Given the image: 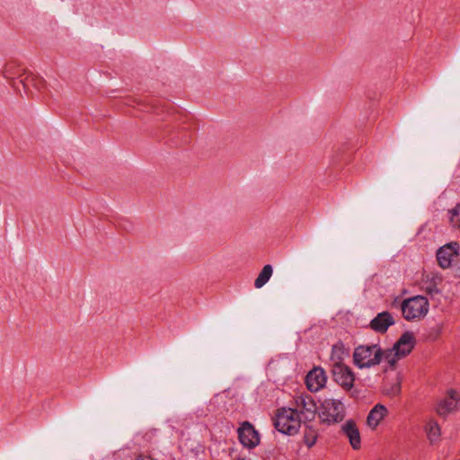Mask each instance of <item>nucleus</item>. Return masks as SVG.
<instances>
[{"label": "nucleus", "mask_w": 460, "mask_h": 460, "mask_svg": "<svg viewBox=\"0 0 460 460\" xmlns=\"http://www.w3.org/2000/svg\"><path fill=\"white\" fill-rule=\"evenodd\" d=\"M327 377L322 367H314L306 375L305 384L311 392H318L326 384Z\"/></svg>", "instance_id": "9"}, {"label": "nucleus", "mask_w": 460, "mask_h": 460, "mask_svg": "<svg viewBox=\"0 0 460 460\" xmlns=\"http://www.w3.org/2000/svg\"><path fill=\"white\" fill-rule=\"evenodd\" d=\"M273 273L272 266L270 264L265 265L261 271L259 273L258 277L254 281V287L256 288H262L271 278Z\"/></svg>", "instance_id": "16"}, {"label": "nucleus", "mask_w": 460, "mask_h": 460, "mask_svg": "<svg viewBox=\"0 0 460 460\" xmlns=\"http://www.w3.org/2000/svg\"><path fill=\"white\" fill-rule=\"evenodd\" d=\"M401 310L406 321H420L428 314L429 303L423 296H414L402 302Z\"/></svg>", "instance_id": "2"}, {"label": "nucleus", "mask_w": 460, "mask_h": 460, "mask_svg": "<svg viewBox=\"0 0 460 460\" xmlns=\"http://www.w3.org/2000/svg\"><path fill=\"white\" fill-rule=\"evenodd\" d=\"M302 420L292 408H281L276 414L274 425L280 433L293 436L299 430Z\"/></svg>", "instance_id": "3"}, {"label": "nucleus", "mask_w": 460, "mask_h": 460, "mask_svg": "<svg viewBox=\"0 0 460 460\" xmlns=\"http://www.w3.org/2000/svg\"><path fill=\"white\" fill-rule=\"evenodd\" d=\"M394 324V319L391 313L384 311L377 314L369 323L370 328L379 333H385L388 328Z\"/></svg>", "instance_id": "13"}, {"label": "nucleus", "mask_w": 460, "mask_h": 460, "mask_svg": "<svg viewBox=\"0 0 460 460\" xmlns=\"http://www.w3.org/2000/svg\"><path fill=\"white\" fill-rule=\"evenodd\" d=\"M388 412L387 408L383 404L375 405L369 411L367 423L371 429H376Z\"/></svg>", "instance_id": "14"}, {"label": "nucleus", "mask_w": 460, "mask_h": 460, "mask_svg": "<svg viewBox=\"0 0 460 460\" xmlns=\"http://www.w3.org/2000/svg\"><path fill=\"white\" fill-rule=\"evenodd\" d=\"M415 346V337L413 332H403L398 341L394 344V350L398 352L401 356L405 358L408 356Z\"/></svg>", "instance_id": "12"}, {"label": "nucleus", "mask_w": 460, "mask_h": 460, "mask_svg": "<svg viewBox=\"0 0 460 460\" xmlns=\"http://www.w3.org/2000/svg\"><path fill=\"white\" fill-rule=\"evenodd\" d=\"M459 402L460 395L455 390H450L447 396L438 402L437 412L441 416L447 415L457 409Z\"/></svg>", "instance_id": "11"}, {"label": "nucleus", "mask_w": 460, "mask_h": 460, "mask_svg": "<svg viewBox=\"0 0 460 460\" xmlns=\"http://www.w3.org/2000/svg\"><path fill=\"white\" fill-rule=\"evenodd\" d=\"M33 80H34V78H33V77L27 76V77H26V81H27V83H26V84H30V83H31V82H32Z\"/></svg>", "instance_id": "25"}, {"label": "nucleus", "mask_w": 460, "mask_h": 460, "mask_svg": "<svg viewBox=\"0 0 460 460\" xmlns=\"http://www.w3.org/2000/svg\"><path fill=\"white\" fill-rule=\"evenodd\" d=\"M400 385L399 384H395L394 385H393V387L391 388L390 391H388V394H391V395H396L400 393Z\"/></svg>", "instance_id": "22"}, {"label": "nucleus", "mask_w": 460, "mask_h": 460, "mask_svg": "<svg viewBox=\"0 0 460 460\" xmlns=\"http://www.w3.org/2000/svg\"><path fill=\"white\" fill-rule=\"evenodd\" d=\"M383 354L378 344L359 345L353 352L354 364L359 368H370L380 364Z\"/></svg>", "instance_id": "1"}, {"label": "nucleus", "mask_w": 460, "mask_h": 460, "mask_svg": "<svg viewBox=\"0 0 460 460\" xmlns=\"http://www.w3.org/2000/svg\"><path fill=\"white\" fill-rule=\"evenodd\" d=\"M341 432L349 439L354 450H358L361 447L359 429L353 420H348L341 425Z\"/></svg>", "instance_id": "10"}, {"label": "nucleus", "mask_w": 460, "mask_h": 460, "mask_svg": "<svg viewBox=\"0 0 460 460\" xmlns=\"http://www.w3.org/2000/svg\"><path fill=\"white\" fill-rule=\"evenodd\" d=\"M425 430H426L427 437H428L429 440L430 441V443H435L439 439L441 431H440V428L437 421L430 420L427 423V425L425 427Z\"/></svg>", "instance_id": "17"}, {"label": "nucleus", "mask_w": 460, "mask_h": 460, "mask_svg": "<svg viewBox=\"0 0 460 460\" xmlns=\"http://www.w3.org/2000/svg\"><path fill=\"white\" fill-rule=\"evenodd\" d=\"M319 417L322 422L329 425L342 421L345 417L342 402L330 398L324 399L321 404Z\"/></svg>", "instance_id": "4"}, {"label": "nucleus", "mask_w": 460, "mask_h": 460, "mask_svg": "<svg viewBox=\"0 0 460 460\" xmlns=\"http://www.w3.org/2000/svg\"><path fill=\"white\" fill-rule=\"evenodd\" d=\"M449 222L453 228L460 229V204L448 210Z\"/></svg>", "instance_id": "18"}, {"label": "nucleus", "mask_w": 460, "mask_h": 460, "mask_svg": "<svg viewBox=\"0 0 460 460\" xmlns=\"http://www.w3.org/2000/svg\"><path fill=\"white\" fill-rule=\"evenodd\" d=\"M345 354V351L342 348L341 344H335L332 346V354H331V360L332 361V364L339 362H341L343 359V356Z\"/></svg>", "instance_id": "20"}, {"label": "nucleus", "mask_w": 460, "mask_h": 460, "mask_svg": "<svg viewBox=\"0 0 460 460\" xmlns=\"http://www.w3.org/2000/svg\"><path fill=\"white\" fill-rule=\"evenodd\" d=\"M238 438L242 445L248 448L255 447L260 442L258 432L249 422H243L238 429Z\"/></svg>", "instance_id": "8"}, {"label": "nucleus", "mask_w": 460, "mask_h": 460, "mask_svg": "<svg viewBox=\"0 0 460 460\" xmlns=\"http://www.w3.org/2000/svg\"><path fill=\"white\" fill-rule=\"evenodd\" d=\"M460 245L457 242H451L441 246L437 252V260L442 269H448L459 255Z\"/></svg>", "instance_id": "7"}, {"label": "nucleus", "mask_w": 460, "mask_h": 460, "mask_svg": "<svg viewBox=\"0 0 460 460\" xmlns=\"http://www.w3.org/2000/svg\"><path fill=\"white\" fill-rule=\"evenodd\" d=\"M292 409L303 420L306 421L314 419L317 407L310 395L301 394L295 397Z\"/></svg>", "instance_id": "5"}, {"label": "nucleus", "mask_w": 460, "mask_h": 460, "mask_svg": "<svg viewBox=\"0 0 460 460\" xmlns=\"http://www.w3.org/2000/svg\"><path fill=\"white\" fill-rule=\"evenodd\" d=\"M383 352H384L383 358L388 365L385 368V371H387L388 369H391V370L395 369L397 362L400 359L404 358L402 356H401L398 352L394 350V349H392V348L389 349H386V350H383Z\"/></svg>", "instance_id": "15"}, {"label": "nucleus", "mask_w": 460, "mask_h": 460, "mask_svg": "<svg viewBox=\"0 0 460 460\" xmlns=\"http://www.w3.org/2000/svg\"><path fill=\"white\" fill-rule=\"evenodd\" d=\"M425 290L428 294L434 296L440 293V290L438 288L436 281L433 279L430 282H426Z\"/></svg>", "instance_id": "21"}, {"label": "nucleus", "mask_w": 460, "mask_h": 460, "mask_svg": "<svg viewBox=\"0 0 460 460\" xmlns=\"http://www.w3.org/2000/svg\"><path fill=\"white\" fill-rule=\"evenodd\" d=\"M332 373L334 381L342 388L349 391L354 385L355 376L352 370L342 362L332 364Z\"/></svg>", "instance_id": "6"}, {"label": "nucleus", "mask_w": 460, "mask_h": 460, "mask_svg": "<svg viewBox=\"0 0 460 460\" xmlns=\"http://www.w3.org/2000/svg\"><path fill=\"white\" fill-rule=\"evenodd\" d=\"M318 438L316 429L312 427H306L304 433V442L308 447H312L315 445Z\"/></svg>", "instance_id": "19"}, {"label": "nucleus", "mask_w": 460, "mask_h": 460, "mask_svg": "<svg viewBox=\"0 0 460 460\" xmlns=\"http://www.w3.org/2000/svg\"><path fill=\"white\" fill-rule=\"evenodd\" d=\"M136 460H155L154 458H152L151 456H146V455H139Z\"/></svg>", "instance_id": "23"}, {"label": "nucleus", "mask_w": 460, "mask_h": 460, "mask_svg": "<svg viewBox=\"0 0 460 460\" xmlns=\"http://www.w3.org/2000/svg\"><path fill=\"white\" fill-rule=\"evenodd\" d=\"M36 80H37V83H35V86H36L37 88H40V87H41V85L44 84L43 80H42V79H40V78H38V79H36Z\"/></svg>", "instance_id": "24"}]
</instances>
